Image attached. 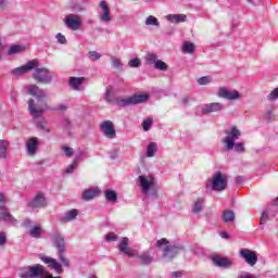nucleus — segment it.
<instances>
[{
	"label": "nucleus",
	"instance_id": "40",
	"mask_svg": "<svg viewBox=\"0 0 278 278\" xmlns=\"http://www.w3.org/2000/svg\"><path fill=\"white\" fill-rule=\"evenodd\" d=\"M199 86H207V84H212V76H204L198 79Z\"/></svg>",
	"mask_w": 278,
	"mask_h": 278
},
{
	"label": "nucleus",
	"instance_id": "35",
	"mask_svg": "<svg viewBox=\"0 0 278 278\" xmlns=\"http://www.w3.org/2000/svg\"><path fill=\"white\" fill-rule=\"evenodd\" d=\"M146 25H152L154 27H160V21L157 20V17L150 15L146 20Z\"/></svg>",
	"mask_w": 278,
	"mask_h": 278
},
{
	"label": "nucleus",
	"instance_id": "24",
	"mask_svg": "<svg viewBox=\"0 0 278 278\" xmlns=\"http://www.w3.org/2000/svg\"><path fill=\"white\" fill-rule=\"evenodd\" d=\"M86 81V77H70L68 84L72 90H79V86Z\"/></svg>",
	"mask_w": 278,
	"mask_h": 278
},
{
	"label": "nucleus",
	"instance_id": "33",
	"mask_svg": "<svg viewBox=\"0 0 278 278\" xmlns=\"http://www.w3.org/2000/svg\"><path fill=\"white\" fill-rule=\"evenodd\" d=\"M154 68H156V71H163L166 72L168 71V64H166L164 61L162 60H157L154 64Z\"/></svg>",
	"mask_w": 278,
	"mask_h": 278
},
{
	"label": "nucleus",
	"instance_id": "58",
	"mask_svg": "<svg viewBox=\"0 0 278 278\" xmlns=\"http://www.w3.org/2000/svg\"><path fill=\"white\" fill-rule=\"evenodd\" d=\"M172 275L175 278H179V277H181V271H174Z\"/></svg>",
	"mask_w": 278,
	"mask_h": 278
},
{
	"label": "nucleus",
	"instance_id": "37",
	"mask_svg": "<svg viewBox=\"0 0 278 278\" xmlns=\"http://www.w3.org/2000/svg\"><path fill=\"white\" fill-rule=\"evenodd\" d=\"M202 211H203V201H201V200L195 201L192 206L193 214H199Z\"/></svg>",
	"mask_w": 278,
	"mask_h": 278
},
{
	"label": "nucleus",
	"instance_id": "27",
	"mask_svg": "<svg viewBox=\"0 0 278 278\" xmlns=\"http://www.w3.org/2000/svg\"><path fill=\"white\" fill-rule=\"evenodd\" d=\"M8 147H10V143L5 140H0V157L5 160L8 157Z\"/></svg>",
	"mask_w": 278,
	"mask_h": 278
},
{
	"label": "nucleus",
	"instance_id": "7",
	"mask_svg": "<svg viewBox=\"0 0 278 278\" xmlns=\"http://www.w3.org/2000/svg\"><path fill=\"white\" fill-rule=\"evenodd\" d=\"M34 79L38 81V84H50L51 75L49 74V70L47 67L36 68L33 74Z\"/></svg>",
	"mask_w": 278,
	"mask_h": 278
},
{
	"label": "nucleus",
	"instance_id": "60",
	"mask_svg": "<svg viewBox=\"0 0 278 278\" xmlns=\"http://www.w3.org/2000/svg\"><path fill=\"white\" fill-rule=\"evenodd\" d=\"M273 205H274L275 207H278V198H276V199L273 201Z\"/></svg>",
	"mask_w": 278,
	"mask_h": 278
},
{
	"label": "nucleus",
	"instance_id": "14",
	"mask_svg": "<svg viewBox=\"0 0 278 278\" xmlns=\"http://www.w3.org/2000/svg\"><path fill=\"white\" fill-rule=\"evenodd\" d=\"M41 261L45 262V264L48 265L49 268H53L58 275H61V273H64V269L62 268V264L58 263V261L53 257L43 256L41 257Z\"/></svg>",
	"mask_w": 278,
	"mask_h": 278
},
{
	"label": "nucleus",
	"instance_id": "57",
	"mask_svg": "<svg viewBox=\"0 0 278 278\" xmlns=\"http://www.w3.org/2000/svg\"><path fill=\"white\" fill-rule=\"evenodd\" d=\"M1 203H5V195L3 193H0V205Z\"/></svg>",
	"mask_w": 278,
	"mask_h": 278
},
{
	"label": "nucleus",
	"instance_id": "52",
	"mask_svg": "<svg viewBox=\"0 0 278 278\" xmlns=\"http://www.w3.org/2000/svg\"><path fill=\"white\" fill-rule=\"evenodd\" d=\"M266 220H268V210H265L261 216V225L263 223H266Z\"/></svg>",
	"mask_w": 278,
	"mask_h": 278
},
{
	"label": "nucleus",
	"instance_id": "34",
	"mask_svg": "<svg viewBox=\"0 0 278 278\" xmlns=\"http://www.w3.org/2000/svg\"><path fill=\"white\" fill-rule=\"evenodd\" d=\"M0 220H14V217L12 216V214H10V212H8L7 207H4L3 212L0 213Z\"/></svg>",
	"mask_w": 278,
	"mask_h": 278
},
{
	"label": "nucleus",
	"instance_id": "63",
	"mask_svg": "<svg viewBox=\"0 0 278 278\" xmlns=\"http://www.w3.org/2000/svg\"><path fill=\"white\" fill-rule=\"evenodd\" d=\"M247 1H248V3H251L252 0H247Z\"/></svg>",
	"mask_w": 278,
	"mask_h": 278
},
{
	"label": "nucleus",
	"instance_id": "48",
	"mask_svg": "<svg viewBox=\"0 0 278 278\" xmlns=\"http://www.w3.org/2000/svg\"><path fill=\"white\" fill-rule=\"evenodd\" d=\"M111 62L114 68H116L117 71L121 68V59L113 58Z\"/></svg>",
	"mask_w": 278,
	"mask_h": 278
},
{
	"label": "nucleus",
	"instance_id": "50",
	"mask_svg": "<svg viewBox=\"0 0 278 278\" xmlns=\"http://www.w3.org/2000/svg\"><path fill=\"white\" fill-rule=\"evenodd\" d=\"M63 151H64L65 155H67V157H71L74 153L73 148H70L66 146H63Z\"/></svg>",
	"mask_w": 278,
	"mask_h": 278
},
{
	"label": "nucleus",
	"instance_id": "55",
	"mask_svg": "<svg viewBox=\"0 0 278 278\" xmlns=\"http://www.w3.org/2000/svg\"><path fill=\"white\" fill-rule=\"evenodd\" d=\"M243 182H244V177H242V176H237L236 177V184L238 186H242Z\"/></svg>",
	"mask_w": 278,
	"mask_h": 278
},
{
	"label": "nucleus",
	"instance_id": "25",
	"mask_svg": "<svg viewBox=\"0 0 278 278\" xmlns=\"http://www.w3.org/2000/svg\"><path fill=\"white\" fill-rule=\"evenodd\" d=\"M222 220L224 223H233L236 220V213L231 210L223 211Z\"/></svg>",
	"mask_w": 278,
	"mask_h": 278
},
{
	"label": "nucleus",
	"instance_id": "11",
	"mask_svg": "<svg viewBox=\"0 0 278 278\" xmlns=\"http://www.w3.org/2000/svg\"><path fill=\"white\" fill-rule=\"evenodd\" d=\"M217 96L220 99H227L228 101H240L242 96L238 90L229 91L227 88H220Z\"/></svg>",
	"mask_w": 278,
	"mask_h": 278
},
{
	"label": "nucleus",
	"instance_id": "12",
	"mask_svg": "<svg viewBox=\"0 0 278 278\" xmlns=\"http://www.w3.org/2000/svg\"><path fill=\"white\" fill-rule=\"evenodd\" d=\"M28 207L30 210H42L47 207V199L45 194L37 193L35 198L28 203Z\"/></svg>",
	"mask_w": 278,
	"mask_h": 278
},
{
	"label": "nucleus",
	"instance_id": "44",
	"mask_svg": "<svg viewBox=\"0 0 278 278\" xmlns=\"http://www.w3.org/2000/svg\"><path fill=\"white\" fill-rule=\"evenodd\" d=\"M128 66H130V68H138L140 66V59L136 58L130 60Z\"/></svg>",
	"mask_w": 278,
	"mask_h": 278
},
{
	"label": "nucleus",
	"instance_id": "13",
	"mask_svg": "<svg viewBox=\"0 0 278 278\" xmlns=\"http://www.w3.org/2000/svg\"><path fill=\"white\" fill-rule=\"evenodd\" d=\"M240 255L243 260H245L249 266H255L257 264V253H255V251H251L249 249H241Z\"/></svg>",
	"mask_w": 278,
	"mask_h": 278
},
{
	"label": "nucleus",
	"instance_id": "31",
	"mask_svg": "<svg viewBox=\"0 0 278 278\" xmlns=\"http://www.w3.org/2000/svg\"><path fill=\"white\" fill-rule=\"evenodd\" d=\"M146 62L149 64V66H155V62H157V54L148 53L146 55Z\"/></svg>",
	"mask_w": 278,
	"mask_h": 278
},
{
	"label": "nucleus",
	"instance_id": "16",
	"mask_svg": "<svg viewBox=\"0 0 278 278\" xmlns=\"http://www.w3.org/2000/svg\"><path fill=\"white\" fill-rule=\"evenodd\" d=\"M119 251L124 253L125 255H128V257H136V254L131 252V248H129V238L124 237L119 244L117 245Z\"/></svg>",
	"mask_w": 278,
	"mask_h": 278
},
{
	"label": "nucleus",
	"instance_id": "38",
	"mask_svg": "<svg viewBox=\"0 0 278 278\" xmlns=\"http://www.w3.org/2000/svg\"><path fill=\"white\" fill-rule=\"evenodd\" d=\"M58 255H59V260H60L61 264H63V266H65V267L71 266V260H68V257H66L64 252H59Z\"/></svg>",
	"mask_w": 278,
	"mask_h": 278
},
{
	"label": "nucleus",
	"instance_id": "47",
	"mask_svg": "<svg viewBox=\"0 0 278 278\" xmlns=\"http://www.w3.org/2000/svg\"><path fill=\"white\" fill-rule=\"evenodd\" d=\"M75 168H77V160H74L72 164L67 166L65 173L71 174L73 170H75Z\"/></svg>",
	"mask_w": 278,
	"mask_h": 278
},
{
	"label": "nucleus",
	"instance_id": "61",
	"mask_svg": "<svg viewBox=\"0 0 278 278\" xmlns=\"http://www.w3.org/2000/svg\"><path fill=\"white\" fill-rule=\"evenodd\" d=\"M45 278H59V277H53V275H48Z\"/></svg>",
	"mask_w": 278,
	"mask_h": 278
},
{
	"label": "nucleus",
	"instance_id": "19",
	"mask_svg": "<svg viewBox=\"0 0 278 278\" xmlns=\"http://www.w3.org/2000/svg\"><path fill=\"white\" fill-rule=\"evenodd\" d=\"M99 5L102 9L101 21H103V23H111L112 13H110V7L108 5V2L101 1Z\"/></svg>",
	"mask_w": 278,
	"mask_h": 278
},
{
	"label": "nucleus",
	"instance_id": "54",
	"mask_svg": "<svg viewBox=\"0 0 278 278\" xmlns=\"http://www.w3.org/2000/svg\"><path fill=\"white\" fill-rule=\"evenodd\" d=\"M58 112H66L68 110V106L65 104H60L59 108L55 109Z\"/></svg>",
	"mask_w": 278,
	"mask_h": 278
},
{
	"label": "nucleus",
	"instance_id": "10",
	"mask_svg": "<svg viewBox=\"0 0 278 278\" xmlns=\"http://www.w3.org/2000/svg\"><path fill=\"white\" fill-rule=\"evenodd\" d=\"M38 66V60L34 59L28 61L25 65L20 66L12 71V75L15 77H21V75H25V73H29V71H34Z\"/></svg>",
	"mask_w": 278,
	"mask_h": 278
},
{
	"label": "nucleus",
	"instance_id": "8",
	"mask_svg": "<svg viewBox=\"0 0 278 278\" xmlns=\"http://www.w3.org/2000/svg\"><path fill=\"white\" fill-rule=\"evenodd\" d=\"M64 23L66 27L73 31H77L83 25L81 16L73 14L66 15Z\"/></svg>",
	"mask_w": 278,
	"mask_h": 278
},
{
	"label": "nucleus",
	"instance_id": "59",
	"mask_svg": "<svg viewBox=\"0 0 278 278\" xmlns=\"http://www.w3.org/2000/svg\"><path fill=\"white\" fill-rule=\"evenodd\" d=\"M222 238H225L226 240L229 239V233L227 231H223Z\"/></svg>",
	"mask_w": 278,
	"mask_h": 278
},
{
	"label": "nucleus",
	"instance_id": "41",
	"mask_svg": "<svg viewBox=\"0 0 278 278\" xmlns=\"http://www.w3.org/2000/svg\"><path fill=\"white\" fill-rule=\"evenodd\" d=\"M105 101L106 103H112V105H114V101H116V98L112 94V91H110V89H106Z\"/></svg>",
	"mask_w": 278,
	"mask_h": 278
},
{
	"label": "nucleus",
	"instance_id": "53",
	"mask_svg": "<svg viewBox=\"0 0 278 278\" xmlns=\"http://www.w3.org/2000/svg\"><path fill=\"white\" fill-rule=\"evenodd\" d=\"M5 235L3 232H0V247H5Z\"/></svg>",
	"mask_w": 278,
	"mask_h": 278
},
{
	"label": "nucleus",
	"instance_id": "49",
	"mask_svg": "<svg viewBox=\"0 0 278 278\" xmlns=\"http://www.w3.org/2000/svg\"><path fill=\"white\" fill-rule=\"evenodd\" d=\"M8 5H10V0H0V12H3Z\"/></svg>",
	"mask_w": 278,
	"mask_h": 278
},
{
	"label": "nucleus",
	"instance_id": "39",
	"mask_svg": "<svg viewBox=\"0 0 278 278\" xmlns=\"http://www.w3.org/2000/svg\"><path fill=\"white\" fill-rule=\"evenodd\" d=\"M33 238H40V233H42V228L40 226H35L29 231Z\"/></svg>",
	"mask_w": 278,
	"mask_h": 278
},
{
	"label": "nucleus",
	"instance_id": "15",
	"mask_svg": "<svg viewBox=\"0 0 278 278\" xmlns=\"http://www.w3.org/2000/svg\"><path fill=\"white\" fill-rule=\"evenodd\" d=\"M212 262L215 266H218L219 268H231V266H233V262L228 257L216 255L212 257Z\"/></svg>",
	"mask_w": 278,
	"mask_h": 278
},
{
	"label": "nucleus",
	"instance_id": "23",
	"mask_svg": "<svg viewBox=\"0 0 278 278\" xmlns=\"http://www.w3.org/2000/svg\"><path fill=\"white\" fill-rule=\"evenodd\" d=\"M169 23H186L188 16L186 14H169L166 16Z\"/></svg>",
	"mask_w": 278,
	"mask_h": 278
},
{
	"label": "nucleus",
	"instance_id": "45",
	"mask_svg": "<svg viewBox=\"0 0 278 278\" xmlns=\"http://www.w3.org/2000/svg\"><path fill=\"white\" fill-rule=\"evenodd\" d=\"M153 125V119H144L142 122V128L146 130V131H149L151 129V126Z\"/></svg>",
	"mask_w": 278,
	"mask_h": 278
},
{
	"label": "nucleus",
	"instance_id": "17",
	"mask_svg": "<svg viewBox=\"0 0 278 278\" xmlns=\"http://www.w3.org/2000/svg\"><path fill=\"white\" fill-rule=\"evenodd\" d=\"M26 151L30 157L36 155V152L38 151V139L36 137H30L26 141Z\"/></svg>",
	"mask_w": 278,
	"mask_h": 278
},
{
	"label": "nucleus",
	"instance_id": "20",
	"mask_svg": "<svg viewBox=\"0 0 278 278\" xmlns=\"http://www.w3.org/2000/svg\"><path fill=\"white\" fill-rule=\"evenodd\" d=\"M140 186L144 193L149 192L151 186L155 184V178L147 176H139Z\"/></svg>",
	"mask_w": 278,
	"mask_h": 278
},
{
	"label": "nucleus",
	"instance_id": "32",
	"mask_svg": "<svg viewBox=\"0 0 278 278\" xmlns=\"http://www.w3.org/2000/svg\"><path fill=\"white\" fill-rule=\"evenodd\" d=\"M23 51H25V46H11L8 53L14 55V53H23Z\"/></svg>",
	"mask_w": 278,
	"mask_h": 278
},
{
	"label": "nucleus",
	"instance_id": "21",
	"mask_svg": "<svg viewBox=\"0 0 278 278\" xmlns=\"http://www.w3.org/2000/svg\"><path fill=\"white\" fill-rule=\"evenodd\" d=\"M53 242L55 249H58V253H66V241H64V237L56 235L53 237Z\"/></svg>",
	"mask_w": 278,
	"mask_h": 278
},
{
	"label": "nucleus",
	"instance_id": "42",
	"mask_svg": "<svg viewBox=\"0 0 278 278\" xmlns=\"http://www.w3.org/2000/svg\"><path fill=\"white\" fill-rule=\"evenodd\" d=\"M278 99V87L276 89H274L268 96H267V100L268 101H277Z\"/></svg>",
	"mask_w": 278,
	"mask_h": 278
},
{
	"label": "nucleus",
	"instance_id": "6",
	"mask_svg": "<svg viewBox=\"0 0 278 278\" xmlns=\"http://www.w3.org/2000/svg\"><path fill=\"white\" fill-rule=\"evenodd\" d=\"M227 136L223 140L226 151H231L236 147V138H240V130L232 127L230 130H226Z\"/></svg>",
	"mask_w": 278,
	"mask_h": 278
},
{
	"label": "nucleus",
	"instance_id": "46",
	"mask_svg": "<svg viewBox=\"0 0 278 278\" xmlns=\"http://www.w3.org/2000/svg\"><path fill=\"white\" fill-rule=\"evenodd\" d=\"M89 58L92 62H97V60H101V55L97 51H89Z\"/></svg>",
	"mask_w": 278,
	"mask_h": 278
},
{
	"label": "nucleus",
	"instance_id": "62",
	"mask_svg": "<svg viewBox=\"0 0 278 278\" xmlns=\"http://www.w3.org/2000/svg\"><path fill=\"white\" fill-rule=\"evenodd\" d=\"M184 103H188V98H185V99H184Z\"/></svg>",
	"mask_w": 278,
	"mask_h": 278
},
{
	"label": "nucleus",
	"instance_id": "22",
	"mask_svg": "<svg viewBox=\"0 0 278 278\" xmlns=\"http://www.w3.org/2000/svg\"><path fill=\"white\" fill-rule=\"evenodd\" d=\"M135 257H138L139 260V264L141 266H149V264H151V262H153V256H151L149 253L143 252L141 254H135Z\"/></svg>",
	"mask_w": 278,
	"mask_h": 278
},
{
	"label": "nucleus",
	"instance_id": "56",
	"mask_svg": "<svg viewBox=\"0 0 278 278\" xmlns=\"http://www.w3.org/2000/svg\"><path fill=\"white\" fill-rule=\"evenodd\" d=\"M236 151L243 152L244 151V144L243 143H237L236 144Z\"/></svg>",
	"mask_w": 278,
	"mask_h": 278
},
{
	"label": "nucleus",
	"instance_id": "5",
	"mask_svg": "<svg viewBox=\"0 0 278 278\" xmlns=\"http://www.w3.org/2000/svg\"><path fill=\"white\" fill-rule=\"evenodd\" d=\"M227 188V175L216 172L212 180V190L223 192Z\"/></svg>",
	"mask_w": 278,
	"mask_h": 278
},
{
	"label": "nucleus",
	"instance_id": "29",
	"mask_svg": "<svg viewBox=\"0 0 278 278\" xmlns=\"http://www.w3.org/2000/svg\"><path fill=\"white\" fill-rule=\"evenodd\" d=\"M77 214H79V212L75 208L67 212V214L64 216V220L66 223H71V220H75V218H77Z\"/></svg>",
	"mask_w": 278,
	"mask_h": 278
},
{
	"label": "nucleus",
	"instance_id": "26",
	"mask_svg": "<svg viewBox=\"0 0 278 278\" xmlns=\"http://www.w3.org/2000/svg\"><path fill=\"white\" fill-rule=\"evenodd\" d=\"M104 197L109 203H116V201H118V194L112 189L104 191Z\"/></svg>",
	"mask_w": 278,
	"mask_h": 278
},
{
	"label": "nucleus",
	"instance_id": "36",
	"mask_svg": "<svg viewBox=\"0 0 278 278\" xmlns=\"http://www.w3.org/2000/svg\"><path fill=\"white\" fill-rule=\"evenodd\" d=\"M184 53H194V43L187 41L182 45Z\"/></svg>",
	"mask_w": 278,
	"mask_h": 278
},
{
	"label": "nucleus",
	"instance_id": "51",
	"mask_svg": "<svg viewBox=\"0 0 278 278\" xmlns=\"http://www.w3.org/2000/svg\"><path fill=\"white\" fill-rule=\"evenodd\" d=\"M56 40L61 45H66V37L64 35H62V34H60V33L56 35Z\"/></svg>",
	"mask_w": 278,
	"mask_h": 278
},
{
	"label": "nucleus",
	"instance_id": "28",
	"mask_svg": "<svg viewBox=\"0 0 278 278\" xmlns=\"http://www.w3.org/2000/svg\"><path fill=\"white\" fill-rule=\"evenodd\" d=\"M97 194H99V190L94 189V190H86L83 193V199L85 201H90L92 199H94V197H97Z\"/></svg>",
	"mask_w": 278,
	"mask_h": 278
},
{
	"label": "nucleus",
	"instance_id": "3",
	"mask_svg": "<svg viewBox=\"0 0 278 278\" xmlns=\"http://www.w3.org/2000/svg\"><path fill=\"white\" fill-rule=\"evenodd\" d=\"M165 245L163 250V257L167 260V262L173 261L174 257H177L181 251H184V247L181 245H168V240L165 238L156 241V247Z\"/></svg>",
	"mask_w": 278,
	"mask_h": 278
},
{
	"label": "nucleus",
	"instance_id": "1",
	"mask_svg": "<svg viewBox=\"0 0 278 278\" xmlns=\"http://www.w3.org/2000/svg\"><path fill=\"white\" fill-rule=\"evenodd\" d=\"M28 93L30 97H35L34 99L28 100V111L31 114L33 118H40L42 114H45V110H49V103H47V93L37 85L28 86Z\"/></svg>",
	"mask_w": 278,
	"mask_h": 278
},
{
	"label": "nucleus",
	"instance_id": "43",
	"mask_svg": "<svg viewBox=\"0 0 278 278\" xmlns=\"http://www.w3.org/2000/svg\"><path fill=\"white\" fill-rule=\"evenodd\" d=\"M105 240H106V242H116L118 240V237L114 232H109L105 236Z\"/></svg>",
	"mask_w": 278,
	"mask_h": 278
},
{
	"label": "nucleus",
	"instance_id": "9",
	"mask_svg": "<svg viewBox=\"0 0 278 278\" xmlns=\"http://www.w3.org/2000/svg\"><path fill=\"white\" fill-rule=\"evenodd\" d=\"M100 131L103 132L105 138H116V129L114 123L110 119H105L100 123Z\"/></svg>",
	"mask_w": 278,
	"mask_h": 278
},
{
	"label": "nucleus",
	"instance_id": "4",
	"mask_svg": "<svg viewBox=\"0 0 278 278\" xmlns=\"http://www.w3.org/2000/svg\"><path fill=\"white\" fill-rule=\"evenodd\" d=\"M43 275H47V269L40 264L34 266H28L23 268L21 271V278H42Z\"/></svg>",
	"mask_w": 278,
	"mask_h": 278
},
{
	"label": "nucleus",
	"instance_id": "18",
	"mask_svg": "<svg viewBox=\"0 0 278 278\" xmlns=\"http://www.w3.org/2000/svg\"><path fill=\"white\" fill-rule=\"evenodd\" d=\"M223 103L214 102L205 104L204 108L201 110L202 114H212L214 112H220L223 110Z\"/></svg>",
	"mask_w": 278,
	"mask_h": 278
},
{
	"label": "nucleus",
	"instance_id": "2",
	"mask_svg": "<svg viewBox=\"0 0 278 278\" xmlns=\"http://www.w3.org/2000/svg\"><path fill=\"white\" fill-rule=\"evenodd\" d=\"M149 100V94H134L130 97H117L114 100L113 105H118V108H127L129 105H138L144 103Z\"/></svg>",
	"mask_w": 278,
	"mask_h": 278
},
{
	"label": "nucleus",
	"instance_id": "30",
	"mask_svg": "<svg viewBox=\"0 0 278 278\" xmlns=\"http://www.w3.org/2000/svg\"><path fill=\"white\" fill-rule=\"evenodd\" d=\"M156 151H157V143L156 142H151L148 146V149H147V156L148 157H153L155 155Z\"/></svg>",
	"mask_w": 278,
	"mask_h": 278
}]
</instances>
